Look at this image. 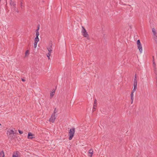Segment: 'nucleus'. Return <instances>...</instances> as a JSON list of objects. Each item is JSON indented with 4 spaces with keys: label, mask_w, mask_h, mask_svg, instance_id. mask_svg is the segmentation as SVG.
<instances>
[{
    "label": "nucleus",
    "mask_w": 157,
    "mask_h": 157,
    "mask_svg": "<svg viewBox=\"0 0 157 157\" xmlns=\"http://www.w3.org/2000/svg\"><path fill=\"white\" fill-rule=\"evenodd\" d=\"M93 154V150L92 149H90L89 151L88 155L90 157H92Z\"/></svg>",
    "instance_id": "1a4fd4ad"
},
{
    "label": "nucleus",
    "mask_w": 157,
    "mask_h": 157,
    "mask_svg": "<svg viewBox=\"0 0 157 157\" xmlns=\"http://www.w3.org/2000/svg\"><path fill=\"white\" fill-rule=\"evenodd\" d=\"M55 91H54L51 92L50 94V96L52 97L54 95V94L55 93Z\"/></svg>",
    "instance_id": "6ab92c4d"
},
{
    "label": "nucleus",
    "mask_w": 157,
    "mask_h": 157,
    "mask_svg": "<svg viewBox=\"0 0 157 157\" xmlns=\"http://www.w3.org/2000/svg\"><path fill=\"white\" fill-rule=\"evenodd\" d=\"M152 58H153L152 62H153V67H154V73L155 74V75H156L155 76V79L156 80V82H157V72L156 71V63L155 61V59H154V56H153Z\"/></svg>",
    "instance_id": "7ed1b4c3"
},
{
    "label": "nucleus",
    "mask_w": 157,
    "mask_h": 157,
    "mask_svg": "<svg viewBox=\"0 0 157 157\" xmlns=\"http://www.w3.org/2000/svg\"><path fill=\"white\" fill-rule=\"evenodd\" d=\"M35 135L34 134H32L31 132H29L28 135V138L29 139H32L34 138L33 137Z\"/></svg>",
    "instance_id": "0eeeda50"
},
{
    "label": "nucleus",
    "mask_w": 157,
    "mask_h": 157,
    "mask_svg": "<svg viewBox=\"0 0 157 157\" xmlns=\"http://www.w3.org/2000/svg\"><path fill=\"white\" fill-rule=\"evenodd\" d=\"M56 118V117L55 115L54 114H52L49 119V121L52 123H54Z\"/></svg>",
    "instance_id": "423d86ee"
},
{
    "label": "nucleus",
    "mask_w": 157,
    "mask_h": 157,
    "mask_svg": "<svg viewBox=\"0 0 157 157\" xmlns=\"http://www.w3.org/2000/svg\"><path fill=\"white\" fill-rule=\"evenodd\" d=\"M10 5L12 7L13 6H16V2H15L14 1H13L12 0H10Z\"/></svg>",
    "instance_id": "6e6552de"
},
{
    "label": "nucleus",
    "mask_w": 157,
    "mask_h": 157,
    "mask_svg": "<svg viewBox=\"0 0 157 157\" xmlns=\"http://www.w3.org/2000/svg\"><path fill=\"white\" fill-rule=\"evenodd\" d=\"M52 51H51V50H49V51H48V55H49V56H50Z\"/></svg>",
    "instance_id": "393cba45"
},
{
    "label": "nucleus",
    "mask_w": 157,
    "mask_h": 157,
    "mask_svg": "<svg viewBox=\"0 0 157 157\" xmlns=\"http://www.w3.org/2000/svg\"><path fill=\"white\" fill-rule=\"evenodd\" d=\"M137 45L141 44L140 42V40H138L137 41Z\"/></svg>",
    "instance_id": "aec40b11"
},
{
    "label": "nucleus",
    "mask_w": 157,
    "mask_h": 157,
    "mask_svg": "<svg viewBox=\"0 0 157 157\" xmlns=\"http://www.w3.org/2000/svg\"><path fill=\"white\" fill-rule=\"evenodd\" d=\"M9 133V136L10 137V139L12 140L13 139V136L14 134V131L12 130H8L7 131V134Z\"/></svg>",
    "instance_id": "39448f33"
},
{
    "label": "nucleus",
    "mask_w": 157,
    "mask_h": 157,
    "mask_svg": "<svg viewBox=\"0 0 157 157\" xmlns=\"http://www.w3.org/2000/svg\"><path fill=\"white\" fill-rule=\"evenodd\" d=\"M1 125V124H0V126Z\"/></svg>",
    "instance_id": "f704fd0d"
},
{
    "label": "nucleus",
    "mask_w": 157,
    "mask_h": 157,
    "mask_svg": "<svg viewBox=\"0 0 157 157\" xmlns=\"http://www.w3.org/2000/svg\"><path fill=\"white\" fill-rule=\"evenodd\" d=\"M134 83L137 84L136 74L135 76V78H134Z\"/></svg>",
    "instance_id": "4468645a"
},
{
    "label": "nucleus",
    "mask_w": 157,
    "mask_h": 157,
    "mask_svg": "<svg viewBox=\"0 0 157 157\" xmlns=\"http://www.w3.org/2000/svg\"><path fill=\"white\" fill-rule=\"evenodd\" d=\"M39 41V39L38 37L36 36L34 39V42H38Z\"/></svg>",
    "instance_id": "dca6fc26"
},
{
    "label": "nucleus",
    "mask_w": 157,
    "mask_h": 157,
    "mask_svg": "<svg viewBox=\"0 0 157 157\" xmlns=\"http://www.w3.org/2000/svg\"><path fill=\"white\" fill-rule=\"evenodd\" d=\"M14 11H15L16 12H17V13H18L19 12V11L17 9H16V10H14Z\"/></svg>",
    "instance_id": "2f4dec72"
},
{
    "label": "nucleus",
    "mask_w": 157,
    "mask_h": 157,
    "mask_svg": "<svg viewBox=\"0 0 157 157\" xmlns=\"http://www.w3.org/2000/svg\"><path fill=\"white\" fill-rule=\"evenodd\" d=\"M22 80L23 82H25V80L23 78H22Z\"/></svg>",
    "instance_id": "473e14b6"
},
{
    "label": "nucleus",
    "mask_w": 157,
    "mask_h": 157,
    "mask_svg": "<svg viewBox=\"0 0 157 157\" xmlns=\"http://www.w3.org/2000/svg\"><path fill=\"white\" fill-rule=\"evenodd\" d=\"M97 101L96 99H95L94 101V104H97Z\"/></svg>",
    "instance_id": "cd10ccee"
},
{
    "label": "nucleus",
    "mask_w": 157,
    "mask_h": 157,
    "mask_svg": "<svg viewBox=\"0 0 157 157\" xmlns=\"http://www.w3.org/2000/svg\"><path fill=\"white\" fill-rule=\"evenodd\" d=\"M130 96H131V103L132 104L133 103V99H134V98H133V93H131V95H130Z\"/></svg>",
    "instance_id": "ddd939ff"
},
{
    "label": "nucleus",
    "mask_w": 157,
    "mask_h": 157,
    "mask_svg": "<svg viewBox=\"0 0 157 157\" xmlns=\"http://www.w3.org/2000/svg\"><path fill=\"white\" fill-rule=\"evenodd\" d=\"M18 132H19V133L21 134H22L23 133V131H21V130H18Z\"/></svg>",
    "instance_id": "b1692460"
},
{
    "label": "nucleus",
    "mask_w": 157,
    "mask_h": 157,
    "mask_svg": "<svg viewBox=\"0 0 157 157\" xmlns=\"http://www.w3.org/2000/svg\"><path fill=\"white\" fill-rule=\"evenodd\" d=\"M137 47L140 53H142V49L141 44L140 45H138Z\"/></svg>",
    "instance_id": "f8f14e48"
},
{
    "label": "nucleus",
    "mask_w": 157,
    "mask_h": 157,
    "mask_svg": "<svg viewBox=\"0 0 157 157\" xmlns=\"http://www.w3.org/2000/svg\"><path fill=\"white\" fill-rule=\"evenodd\" d=\"M29 54V51L28 50L26 51L25 53V56H26L28 55Z\"/></svg>",
    "instance_id": "412c9836"
},
{
    "label": "nucleus",
    "mask_w": 157,
    "mask_h": 157,
    "mask_svg": "<svg viewBox=\"0 0 157 157\" xmlns=\"http://www.w3.org/2000/svg\"><path fill=\"white\" fill-rule=\"evenodd\" d=\"M5 157V155H4L3 156V157Z\"/></svg>",
    "instance_id": "72a5a7b5"
},
{
    "label": "nucleus",
    "mask_w": 157,
    "mask_h": 157,
    "mask_svg": "<svg viewBox=\"0 0 157 157\" xmlns=\"http://www.w3.org/2000/svg\"><path fill=\"white\" fill-rule=\"evenodd\" d=\"M17 157V156H16V155H13V156H12V157Z\"/></svg>",
    "instance_id": "7c9ffc66"
},
{
    "label": "nucleus",
    "mask_w": 157,
    "mask_h": 157,
    "mask_svg": "<svg viewBox=\"0 0 157 157\" xmlns=\"http://www.w3.org/2000/svg\"><path fill=\"white\" fill-rule=\"evenodd\" d=\"M49 56V55H48H48H47V56L48 57V59H50V57L49 56Z\"/></svg>",
    "instance_id": "c756f323"
},
{
    "label": "nucleus",
    "mask_w": 157,
    "mask_h": 157,
    "mask_svg": "<svg viewBox=\"0 0 157 157\" xmlns=\"http://www.w3.org/2000/svg\"><path fill=\"white\" fill-rule=\"evenodd\" d=\"M37 43V42H34V47L35 48L36 47Z\"/></svg>",
    "instance_id": "5701e85b"
},
{
    "label": "nucleus",
    "mask_w": 157,
    "mask_h": 157,
    "mask_svg": "<svg viewBox=\"0 0 157 157\" xmlns=\"http://www.w3.org/2000/svg\"><path fill=\"white\" fill-rule=\"evenodd\" d=\"M152 30L153 34V38L154 39V40L155 41V43L156 44L157 43V36L156 35V30L155 28H153L152 29Z\"/></svg>",
    "instance_id": "20e7f679"
},
{
    "label": "nucleus",
    "mask_w": 157,
    "mask_h": 157,
    "mask_svg": "<svg viewBox=\"0 0 157 157\" xmlns=\"http://www.w3.org/2000/svg\"><path fill=\"white\" fill-rule=\"evenodd\" d=\"M134 85V88L133 89V90H132L131 93H134V92L136 91V88H137V84H133Z\"/></svg>",
    "instance_id": "9d476101"
},
{
    "label": "nucleus",
    "mask_w": 157,
    "mask_h": 157,
    "mask_svg": "<svg viewBox=\"0 0 157 157\" xmlns=\"http://www.w3.org/2000/svg\"><path fill=\"white\" fill-rule=\"evenodd\" d=\"M97 107V104H94L93 106V109H96V107ZM94 111H95V110H93V112H94Z\"/></svg>",
    "instance_id": "a211bd4d"
},
{
    "label": "nucleus",
    "mask_w": 157,
    "mask_h": 157,
    "mask_svg": "<svg viewBox=\"0 0 157 157\" xmlns=\"http://www.w3.org/2000/svg\"><path fill=\"white\" fill-rule=\"evenodd\" d=\"M82 33L83 36L84 37H86L87 39L89 40L90 39L89 36L85 29L83 26H82Z\"/></svg>",
    "instance_id": "f257e3e1"
},
{
    "label": "nucleus",
    "mask_w": 157,
    "mask_h": 157,
    "mask_svg": "<svg viewBox=\"0 0 157 157\" xmlns=\"http://www.w3.org/2000/svg\"><path fill=\"white\" fill-rule=\"evenodd\" d=\"M20 6H21V8L22 9L23 7L24 6H23L22 5V2H21Z\"/></svg>",
    "instance_id": "a878e982"
},
{
    "label": "nucleus",
    "mask_w": 157,
    "mask_h": 157,
    "mask_svg": "<svg viewBox=\"0 0 157 157\" xmlns=\"http://www.w3.org/2000/svg\"><path fill=\"white\" fill-rule=\"evenodd\" d=\"M39 28H40V25H39L37 26V29L36 30H37V31H39Z\"/></svg>",
    "instance_id": "bb28decb"
},
{
    "label": "nucleus",
    "mask_w": 157,
    "mask_h": 157,
    "mask_svg": "<svg viewBox=\"0 0 157 157\" xmlns=\"http://www.w3.org/2000/svg\"><path fill=\"white\" fill-rule=\"evenodd\" d=\"M12 7V8H13V10H16V6H14H14H13Z\"/></svg>",
    "instance_id": "c85d7f7f"
},
{
    "label": "nucleus",
    "mask_w": 157,
    "mask_h": 157,
    "mask_svg": "<svg viewBox=\"0 0 157 157\" xmlns=\"http://www.w3.org/2000/svg\"><path fill=\"white\" fill-rule=\"evenodd\" d=\"M75 132V128H73L71 129L69 132V139L70 140H71L74 136V133Z\"/></svg>",
    "instance_id": "f03ea898"
},
{
    "label": "nucleus",
    "mask_w": 157,
    "mask_h": 157,
    "mask_svg": "<svg viewBox=\"0 0 157 157\" xmlns=\"http://www.w3.org/2000/svg\"><path fill=\"white\" fill-rule=\"evenodd\" d=\"M35 32H36V36L38 37V36L39 35V33L38 31H37V30H36Z\"/></svg>",
    "instance_id": "f3484780"
},
{
    "label": "nucleus",
    "mask_w": 157,
    "mask_h": 157,
    "mask_svg": "<svg viewBox=\"0 0 157 157\" xmlns=\"http://www.w3.org/2000/svg\"><path fill=\"white\" fill-rule=\"evenodd\" d=\"M57 111H58V110L57 109H56V108H55V109H54V113L53 114H55L57 113Z\"/></svg>",
    "instance_id": "4be33fe9"
},
{
    "label": "nucleus",
    "mask_w": 157,
    "mask_h": 157,
    "mask_svg": "<svg viewBox=\"0 0 157 157\" xmlns=\"http://www.w3.org/2000/svg\"><path fill=\"white\" fill-rule=\"evenodd\" d=\"M52 46V41H51L49 44V47L48 48H47L48 51H49V50L52 51V50L51 49Z\"/></svg>",
    "instance_id": "9b49d317"
},
{
    "label": "nucleus",
    "mask_w": 157,
    "mask_h": 157,
    "mask_svg": "<svg viewBox=\"0 0 157 157\" xmlns=\"http://www.w3.org/2000/svg\"><path fill=\"white\" fill-rule=\"evenodd\" d=\"M4 155V152L3 151H2L0 152V157H3Z\"/></svg>",
    "instance_id": "2eb2a0df"
}]
</instances>
